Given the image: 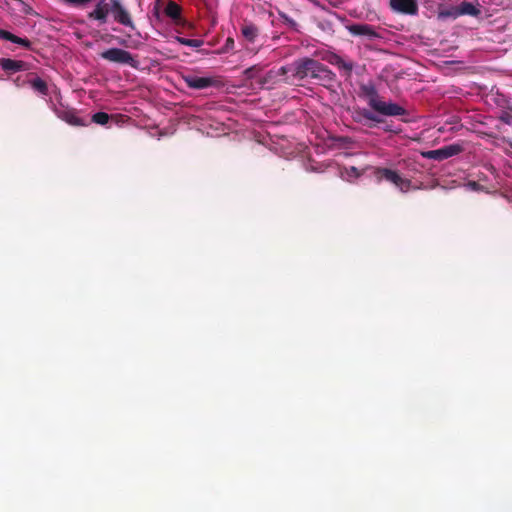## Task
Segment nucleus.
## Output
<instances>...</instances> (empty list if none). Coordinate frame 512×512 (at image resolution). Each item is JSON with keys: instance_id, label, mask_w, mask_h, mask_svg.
Returning <instances> with one entry per match:
<instances>
[{"instance_id": "1", "label": "nucleus", "mask_w": 512, "mask_h": 512, "mask_svg": "<svg viewBox=\"0 0 512 512\" xmlns=\"http://www.w3.org/2000/svg\"><path fill=\"white\" fill-rule=\"evenodd\" d=\"M293 77L298 80H315L317 84L333 90L337 82L336 74L316 59L303 57L292 63Z\"/></svg>"}, {"instance_id": "2", "label": "nucleus", "mask_w": 512, "mask_h": 512, "mask_svg": "<svg viewBox=\"0 0 512 512\" xmlns=\"http://www.w3.org/2000/svg\"><path fill=\"white\" fill-rule=\"evenodd\" d=\"M360 96L365 98L370 108L378 114L384 116L407 115V110L399 104L383 101L372 82L360 85Z\"/></svg>"}, {"instance_id": "3", "label": "nucleus", "mask_w": 512, "mask_h": 512, "mask_svg": "<svg viewBox=\"0 0 512 512\" xmlns=\"http://www.w3.org/2000/svg\"><path fill=\"white\" fill-rule=\"evenodd\" d=\"M100 57L108 62L128 65L132 68H137L139 62L128 51L121 48H110L103 51Z\"/></svg>"}, {"instance_id": "4", "label": "nucleus", "mask_w": 512, "mask_h": 512, "mask_svg": "<svg viewBox=\"0 0 512 512\" xmlns=\"http://www.w3.org/2000/svg\"><path fill=\"white\" fill-rule=\"evenodd\" d=\"M376 174L379 178L385 179L394 184L402 192H407L411 187V181L403 178L397 171L388 168H378Z\"/></svg>"}, {"instance_id": "5", "label": "nucleus", "mask_w": 512, "mask_h": 512, "mask_svg": "<svg viewBox=\"0 0 512 512\" xmlns=\"http://www.w3.org/2000/svg\"><path fill=\"white\" fill-rule=\"evenodd\" d=\"M462 151H463L462 145L455 143V144L443 146L439 149L426 151L423 153V156L427 159L443 161L452 156L460 154Z\"/></svg>"}, {"instance_id": "6", "label": "nucleus", "mask_w": 512, "mask_h": 512, "mask_svg": "<svg viewBox=\"0 0 512 512\" xmlns=\"http://www.w3.org/2000/svg\"><path fill=\"white\" fill-rule=\"evenodd\" d=\"M323 60H325L326 62L333 66H336L339 70H342L344 72V75L347 77L351 76L355 66L353 61L345 60L340 55L334 52H327L323 56Z\"/></svg>"}, {"instance_id": "7", "label": "nucleus", "mask_w": 512, "mask_h": 512, "mask_svg": "<svg viewBox=\"0 0 512 512\" xmlns=\"http://www.w3.org/2000/svg\"><path fill=\"white\" fill-rule=\"evenodd\" d=\"M392 11L404 15H417L419 7L417 0H389Z\"/></svg>"}, {"instance_id": "8", "label": "nucleus", "mask_w": 512, "mask_h": 512, "mask_svg": "<svg viewBox=\"0 0 512 512\" xmlns=\"http://www.w3.org/2000/svg\"><path fill=\"white\" fill-rule=\"evenodd\" d=\"M182 79L189 88L196 90L206 89L216 83L212 77H200L194 74H185Z\"/></svg>"}, {"instance_id": "9", "label": "nucleus", "mask_w": 512, "mask_h": 512, "mask_svg": "<svg viewBox=\"0 0 512 512\" xmlns=\"http://www.w3.org/2000/svg\"><path fill=\"white\" fill-rule=\"evenodd\" d=\"M0 67L7 73L12 74L19 71H27L29 64L22 60L0 58Z\"/></svg>"}, {"instance_id": "10", "label": "nucleus", "mask_w": 512, "mask_h": 512, "mask_svg": "<svg viewBox=\"0 0 512 512\" xmlns=\"http://www.w3.org/2000/svg\"><path fill=\"white\" fill-rule=\"evenodd\" d=\"M56 115L72 126H83L84 121L76 115L73 109L55 108Z\"/></svg>"}, {"instance_id": "11", "label": "nucleus", "mask_w": 512, "mask_h": 512, "mask_svg": "<svg viewBox=\"0 0 512 512\" xmlns=\"http://www.w3.org/2000/svg\"><path fill=\"white\" fill-rule=\"evenodd\" d=\"M110 11L112 12L116 22L124 26L134 28L129 12L122 5L115 4V8H111Z\"/></svg>"}, {"instance_id": "12", "label": "nucleus", "mask_w": 512, "mask_h": 512, "mask_svg": "<svg viewBox=\"0 0 512 512\" xmlns=\"http://www.w3.org/2000/svg\"><path fill=\"white\" fill-rule=\"evenodd\" d=\"M349 31L355 36H365L369 39L379 38L380 35L369 24H355L349 27Z\"/></svg>"}, {"instance_id": "13", "label": "nucleus", "mask_w": 512, "mask_h": 512, "mask_svg": "<svg viewBox=\"0 0 512 512\" xmlns=\"http://www.w3.org/2000/svg\"><path fill=\"white\" fill-rule=\"evenodd\" d=\"M110 12L109 6L104 1H100L95 6V9L88 13L89 19H94L99 21L101 24L107 22L108 14Z\"/></svg>"}, {"instance_id": "14", "label": "nucleus", "mask_w": 512, "mask_h": 512, "mask_svg": "<svg viewBox=\"0 0 512 512\" xmlns=\"http://www.w3.org/2000/svg\"><path fill=\"white\" fill-rule=\"evenodd\" d=\"M27 81L35 92L43 96L48 95L49 89L46 81L36 76L34 73L29 74V79Z\"/></svg>"}, {"instance_id": "15", "label": "nucleus", "mask_w": 512, "mask_h": 512, "mask_svg": "<svg viewBox=\"0 0 512 512\" xmlns=\"http://www.w3.org/2000/svg\"><path fill=\"white\" fill-rule=\"evenodd\" d=\"M0 39L10 41L12 43L21 45L25 48L31 47V42L27 38L18 37L16 35H14L13 33L9 32L7 30H4V29H0Z\"/></svg>"}, {"instance_id": "16", "label": "nucleus", "mask_w": 512, "mask_h": 512, "mask_svg": "<svg viewBox=\"0 0 512 512\" xmlns=\"http://www.w3.org/2000/svg\"><path fill=\"white\" fill-rule=\"evenodd\" d=\"M457 7L459 11V16L469 15L478 17L481 14V10L470 2L463 1Z\"/></svg>"}, {"instance_id": "17", "label": "nucleus", "mask_w": 512, "mask_h": 512, "mask_svg": "<svg viewBox=\"0 0 512 512\" xmlns=\"http://www.w3.org/2000/svg\"><path fill=\"white\" fill-rule=\"evenodd\" d=\"M241 33L247 41L254 42L259 34V29L253 23H246L241 27Z\"/></svg>"}, {"instance_id": "18", "label": "nucleus", "mask_w": 512, "mask_h": 512, "mask_svg": "<svg viewBox=\"0 0 512 512\" xmlns=\"http://www.w3.org/2000/svg\"><path fill=\"white\" fill-rule=\"evenodd\" d=\"M438 16L441 19L452 18L456 19L459 17V11L457 6H439Z\"/></svg>"}, {"instance_id": "19", "label": "nucleus", "mask_w": 512, "mask_h": 512, "mask_svg": "<svg viewBox=\"0 0 512 512\" xmlns=\"http://www.w3.org/2000/svg\"><path fill=\"white\" fill-rule=\"evenodd\" d=\"M357 116L354 117V120L356 122H360L361 121V117L362 118H365L367 120H370V121H373V122H376V123H382L383 122V119H381L380 117H378L374 112L368 110V109H360L356 112Z\"/></svg>"}, {"instance_id": "20", "label": "nucleus", "mask_w": 512, "mask_h": 512, "mask_svg": "<svg viewBox=\"0 0 512 512\" xmlns=\"http://www.w3.org/2000/svg\"><path fill=\"white\" fill-rule=\"evenodd\" d=\"M165 15L173 20H178L181 16V7L174 1H170L165 7Z\"/></svg>"}, {"instance_id": "21", "label": "nucleus", "mask_w": 512, "mask_h": 512, "mask_svg": "<svg viewBox=\"0 0 512 512\" xmlns=\"http://www.w3.org/2000/svg\"><path fill=\"white\" fill-rule=\"evenodd\" d=\"M177 41L182 45L193 48H199L203 45V41L200 39H188L184 37H177Z\"/></svg>"}, {"instance_id": "22", "label": "nucleus", "mask_w": 512, "mask_h": 512, "mask_svg": "<svg viewBox=\"0 0 512 512\" xmlns=\"http://www.w3.org/2000/svg\"><path fill=\"white\" fill-rule=\"evenodd\" d=\"M110 119L109 114L106 112H97L92 116V121L99 125H105Z\"/></svg>"}, {"instance_id": "23", "label": "nucleus", "mask_w": 512, "mask_h": 512, "mask_svg": "<svg viewBox=\"0 0 512 512\" xmlns=\"http://www.w3.org/2000/svg\"><path fill=\"white\" fill-rule=\"evenodd\" d=\"M288 72L293 73L292 64L290 66H282V67L278 68L276 71L271 70L268 73V75H269V77H272V76L280 77V76H285Z\"/></svg>"}, {"instance_id": "24", "label": "nucleus", "mask_w": 512, "mask_h": 512, "mask_svg": "<svg viewBox=\"0 0 512 512\" xmlns=\"http://www.w3.org/2000/svg\"><path fill=\"white\" fill-rule=\"evenodd\" d=\"M279 16L287 26H289L292 29H296L297 22L294 19H292L287 14L282 12L279 13Z\"/></svg>"}, {"instance_id": "25", "label": "nucleus", "mask_w": 512, "mask_h": 512, "mask_svg": "<svg viewBox=\"0 0 512 512\" xmlns=\"http://www.w3.org/2000/svg\"><path fill=\"white\" fill-rule=\"evenodd\" d=\"M499 119L505 124L512 125V113L510 111H502Z\"/></svg>"}, {"instance_id": "26", "label": "nucleus", "mask_w": 512, "mask_h": 512, "mask_svg": "<svg viewBox=\"0 0 512 512\" xmlns=\"http://www.w3.org/2000/svg\"><path fill=\"white\" fill-rule=\"evenodd\" d=\"M261 71V68L257 65L252 66L245 70V75L247 78H254L258 72Z\"/></svg>"}, {"instance_id": "27", "label": "nucleus", "mask_w": 512, "mask_h": 512, "mask_svg": "<svg viewBox=\"0 0 512 512\" xmlns=\"http://www.w3.org/2000/svg\"><path fill=\"white\" fill-rule=\"evenodd\" d=\"M110 2H111V8H115V4L121 5L119 0H110Z\"/></svg>"}, {"instance_id": "28", "label": "nucleus", "mask_w": 512, "mask_h": 512, "mask_svg": "<svg viewBox=\"0 0 512 512\" xmlns=\"http://www.w3.org/2000/svg\"><path fill=\"white\" fill-rule=\"evenodd\" d=\"M234 41L232 38H228L226 41V45H233Z\"/></svg>"}, {"instance_id": "29", "label": "nucleus", "mask_w": 512, "mask_h": 512, "mask_svg": "<svg viewBox=\"0 0 512 512\" xmlns=\"http://www.w3.org/2000/svg\"><path fill=\"white\" fill-rule=\"evenodd\" d=\"M470 185H472V188H475L478 184L476 182H472Z\"/></svg>"}]
</instances>
